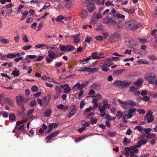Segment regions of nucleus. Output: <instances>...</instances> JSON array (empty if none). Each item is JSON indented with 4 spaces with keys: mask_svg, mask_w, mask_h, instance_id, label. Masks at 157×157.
<instances>
[{
    "mask_svg": "<svg viewBox=\"0 0 157 157\" xmlns=\"http://www.w3.org/2000/svg\"><path fill=\"white\" fill-rule=\"evenodd\" d=\"M131 83V81L117 80L113 82V85L116 86H121L122 88L127 87Z\"/></svg>",
    "mask_w": 157,
    "mask_h": 157,
    "instance_id": "f257e3e1",
    "label": "nucleus"
},
{
    "mask_svg": "<svg viewBox=\"0 0 157 157\" xmlns=\"http://www.w3.org/2000/svg\"><path fill=\"white\" fill-rule=\"evenodd\" d=\"M136 24V21L135 20H131L125 23V25L129 29L131 30L135 29V25Z\"/></svg>",
    "mask_w": 157,
    "mask_h": 157,
    "instance_id": "f03ea898",
    "label": "nucleus"
},
{
    "mask_svg": "<svg viewBox=\"0 0 157 157\" xmlns=\"http://www.w3.org/2000/svg\"><path fill=\"white\" fill-rule=\"evenodd\" d=\"M155 77V75L154 74L151 73H147L145 76L146 79L149 81L150 83L151 84H153L154 83L153 80Z\"/></svg>",
    "mask_w": 157,
    "mask_h": 157,
    "instance_id": "7ed1b4c3",
    "label": "nucleus"
},
{
    "mask_svg": "<svg viewBox=\"0 0 157 157\" xmlns=\"http://www.w3.org/2000/svg\"><path fill=\"white\" fill-rule=\"evenodd\" d=\"M105 62L103 61L99 64V66L100 67H101L104 66H110L113 64V63L111 62V61H112L111 58H106L105 59Z\"/></svg>",
    "mask_w": 157,
    "mask_h": 157,
    "instance_id": "20e7f679",
    "label": "nucleus"
},
{
    "mask_svg": "<svg viewBox=\"0 0 157 157\" xmlns=\"http://www.w3.org/2000/svg\"><path fill=\"white\" fill-rule=\"evenodd\" d=\"M153 113L150 111H148L146 114L145 116L144 117V119L145 121H147L148 123L152 122L154 118L152 116Z\"/></svg>",
    "mask_w": 157,
    "mask_h": 157,
    "instance_id": "39448f33",
    "label": "nucleus"
},
{
    "mask_svg": "<svg viewBox=\"0 0 157 157\" xmlns=\"http://www.w3.org/2000/svg\"><path fill=\"white\" fill-rule=\"evenodd\" d=\"M102 22L105 24H108L112 25H115L117 23L111 17L103 19L102 20Z\"/></svg>",
    "mask_w": 157,
    "mask_h": 157,
    "instance_id": "423d86ee",
    "label": "nucleus"
},
{
    "mask_svg": "<svg viewBox=\"0 0 157 157\" xmlns=\"http://www.w3.org/2000/svg\"><path fill=\"white\" fill-rule=\"evenodd\" d=\"M77 111V106L76 105H74L72 106V109L68 116V117L70 118L74 116Z\"/></svg>",
    "mask_w": 157,
    "mask_h": 157,
    "instance_id": "0eeeda50",
    "label": "nucleus"
},
{
    "mask_svg": "<svg viewBox=\"0 0 157 157\" xmlns=\"http://www.w3.org/2000/svg\"><path fill=\"white\" fill-rule=\"evenodd\" d=\"M148 140L147 139H141L137 143V144L136 146V147H141L142 145H144L146 144Z\"/></svg>",
    "mask_w": 157,
    "mask_h": 157,
    "instance_id": "6e6552de",
    "label": "nucleus"
},
{
    "mask_svg": "<svg viewBox=\"0 0 157 157\" xmlns=\"http://www.w3.org/2000/svg\"><path fill=\"white\" fill-rule=\"evenodd\" d=\"M60 87L64 90L63 92L65 93L69 92L71 90V88L69 87V85L67 84H66L60 86Z\"/></svg>",
    "mask_w": 157,
    "mask_h": 157,
    "instance_id": "1a4fd4ad",
    "label": "nucleus"
},
{
    "mask_svg": "<svg viewBox=\"0 0 157 157\" xmlns=\"http://www.w3.org/2000/svg\"><path fill=\"white\" fill-rule=\"evenodd\" d=\"M118 101L121 105V107L124 109H127L128 107V101H121L120 99H118Z\"/></svg>",
    "mask_w": 157,
    "mask_h": 157,
    "instance_id": "9d476101",
    "label": "nucleus"
},
{
    "mask_svg": "<svg viewBox=\"0 0 157 157\" xmlns=\"http://www.w3.org/2000/svg\"><path fill=\"white\" fill-rule=\"evenodd\" d=\"M82 71H86L88 72L92 73H94L97 71L98 69L95 68H82Z\"/></svg>",
    "mask_w": 157,
    "mask_h": 157,
    "instance_id": "9b49d317",
    "label": "nucleus"
},
{
    "mask_svg": "<svg viewBox=\"0 0 157 157\" xmlns=\"http://www.w3.org/2000/svg\"><path fill=\"white\" fill-rule=\"evenodd\" d=\"M85 84L82 83L80 84L79 82H77L72 87L73 89L81 90L85 86Z\"/></svg>",
    "mask_w": 157,
    "mask_h": 157,
    "instance_id": "f8f14e48",
    "label": "nucleus"
},
{
    "mask_svg": "<svg viewBox=\"0 0 157 157\" xmlns=\"http://www.w3.org/2000/svg\"><path fill=\"white\" fill-rule=\"evenodd\" d=\"M113 17L115 20L117 19V18L121 19H124L125 16L124 15L121 14L119 13H117L116 14L113 15Z\"/></svg>",
    "mask_w": 157,
    "mask_h": 157,
    "instance_id": "ddd939ff",
    "label": "nucleus"
},
{
    "mask_svg": "<svg viewBox=\"0 0 157 157\" xmlns=\"http://www.w3.org/2000/svg\"><path fill=\"white\" fill-rule=\"evenodd\" d=\"M25 99V98L23 96H17L16 97V100L18 104L19 105H21Z\"/></svg>",
    "mask_w": 157,
    "mask_h": 157,
    "instance_id": "4468645a",
    "label": "nucleus"
},
{
    "mask_svg": "<svg viewBox=\"0 0 157 157\" xmlns=\"http://www.w3.org/2000/svg\"><path fill=\"white\" fill-rule=\"evenodd\" d=\"M101 86L100 84L98 83H95L93 84L92 85L90 86V88L91 89H94L95 90L99 89Z\"/></svg>",
    "mask_w": 157,
    "mask_h": 157,
    "instance_id": "2eb2a0df",
    "label": "nucleus"
},
{
    "mask_svg": "<svg viewBox=\"0 0 157 157\" xmlns=\"http://www.w3.org/2000/svg\"><path fill=\"white\" fill-rule=\"evenodd\" d=\"M57 56L54 52L52 51L50 52V62H52L53 59H56Z\"/></svg>",
    "mask_w": 157,
    "mask_h": 157,
    "instance_id": "dca6fc26",
    "label": "nucleus"
},
{
    "mask_svg": "<svg viewBox=\"0 0 157 157\" xmlns=\"http://www.w3.org/2000/svg\"><path fill=\"white\" fill-rule=\"evenodd\" d=\"M94 0H86L84 2V5L86 7L88 6H90L92 5H94Z\"/></svg>",
    "mask_w": 157,
    "mask_h": 157,
    "instance_id": "f3484780",
    "label": "nucleus"
},
{
    "mask_svg": "<svg viewBox=\"0 0 157 157\" xmlns=\"http://www.w3.org/2000/svg\"><path fill=\"white\" fill-rule=\"evenodd\" d=\"M112 37L114 41H117L120 39V35L117 33H114L112 35Z\"/></svg>",
    "mask_w": 157,
    "mask_h": 157,
    "instance_id": "a211bd4d",
    "label": "nucleus"
},
{
    "mask_svg": "<svg viewBox=\"0 0 157 157\" xmlns=\"http://www.w3.org/2000/svg\"><path fill=\"white\" fill-rule=\"evenodd\" d=\"M144 136H145L148 139H152L153 138L156 137V135L155 133H150L147 135L144 134L142 136V137H144Z\"/></svg>",
    "mask_w": 157,
    "mask_h": 157,
    "instance_id": "6ab92c4d",
    "label": "nucleus"
},
{
    "mask_svg": "<svg viewBox=\"0 0 157 157\" xmlns=\"http://www.w3.org/2000/svg\"><path fill=\"white\" fill-rule=\"evenodd\" d=\"M88 15L87 11L85 10H82L81 13L80 14V16L82 19H84Z\"/></svg>",
    "mask_w": 157,
    "mask_h": 157,
    "instance_id": "aec40b11",
    "label": "nucleus"
},
{
    "mask_svg": "<svg viewBox=\"0 0 157 157\" xmlns=\"http://www.w3.org/2000/svg\"><path fill=\"white\" fill-rule=\"evenodd\" d=\"M0 41L3 44H8L10 42L8 39H5L2 36H0Z\"/></svg>",
    "mask_w": 157,
    "mask_h": 157,
    "instance_id": "412c9836",
    "label": "nucleus"
},
{
    "mask_svg": "<svg viewBox=\"0 0 157 157\" xmlns=\"http://www.w3.org/2000/svg\"><path fill=\"white\" fill-rule=\"evenodd\" d=\"M57 108L59 109L65 111L68 109V106L67 105H66L64 106L63 104H60L58 105Z\"/></svg>",
    "mask_w": 157,
    "mask_h": 157,
    "instance_id": "4be33fe9",
    "label": "nucleus"
},
{
    "mask_svg": "<svg viewBox=\"0 0 157 157\" xmlns=\"http://www.w3.org/2000/svg\"><path fill=\"white\" fill-rule=\"evenodd\" d=\"M103 105L105 106L107 108H110V105L108 103V100L107 99H105L103 101Z\"/></svg>",
    "mask_w": 157,
    "mask_h": 157,
    "instance_id": "5701e85b",
    "label": "nucleus"
},
{
    "mask_svg": "<svg viewBox=\"0 0 157 157\" xmlns=\"http://www.w3.org/2000/svg\"><path fill=\"white\" fill-rule=\"evenodd\" d=\"M107 108L103 105L98 107V110L101 113L105 112Z\"/></svg>",
    "mask_w": 157,
    "mask_h": 157,
    "instance_id": "b1692460",
    "label": "nucleus"
},
{
    "mask_svg": "<svg viewBox=\"0 0 157 157\" xmlns=\"http://www.w3.org/2000/svg\"><path fill=\"white\" fill-rule=\"evenodd\" d=\"M56 90L57 92L56 96L57 97L56 98V97H55V98H57L60 94H61V89L60 87L58 86H56Z\"/></svg>",
    "mask_w": 157,
    "mask_h": 157,
    "instance_id": "393cba45",
    "label": "nucleus"
},
{
    "mask_svg": "<svg viewBox=\"0 0 157 157\" xmlns=\"http://www.w3.org/2000/svg\"><path fill=\"white\" fill-rule=\"evenodd\" d=\"M143 82L142 79H139L136 81L134 82V84L137 87H139L140 86Z\"/></svg>",
    "mask_w": 157,
    "mask_h": 157,
    "instance_id": "a878e982",
    "label": "nucleus"
},
{
    "mask_svg": "<svg viewBox=\"0 0 157 157\" xmlns=\"http://www.w3.org/2000/svg\"><path fill=\"white\" fill-rule=\"evenodd\" d=\"M59 132L60 131L58 130L50 134V140L52 138L56 137L59 133Z\"/></svg>",
    "mask_w": 157,
    "mask_h": 157,
    "instance_id": "bb28decb",
    "label": "nucleus"
},
{
    "mask_svg": "<svg viewBox=\"0 0 157 157\" xmlns=\"http://www.w3.org/2000/svg\"><path fill=\"white\" fill-rule=\"evenodd\" d=\"M87 10L89 12L91 13L93 12L95 9V6L94 5H92L90 6L87 7Z\"/></svg>",
    "mask_w": 157,
    "mask_h": 157,
    "instance_id": "cd10ccee",
    "label": "nucleus"
},
{
    "mask_svg": "<svg viewBox=\"0 0 157 157\" xmlns=\"http://www.w3.org/2000/svg\"><path fill=\"white\" fill-rule=\"evenodd\" d=\"M72 4L71 2H66L65 5V7L69 10H71L72 8Z\"/></svg>",
    "mask_w": 157,
    "mask_h": 157,
    "instance_id": "c85d7f7f",
    "label": "nucleus"
},
{
    "mask_svg": "<svg viewBox=\"0 0 157 157\" xmlns=\"http://www.w3.org/2000/svg\"><path fill=\"white\" fill-rule=\"evenodd\" d=\"M67 51H72L74 49H75V47L71 45H70L67 46Z\"/></svg>",
    "mask_w": 157,
    "mask_h": 157,
    "instance_id": "c756f323",
    "label": "nucleus"
},
{
    "mask_svg": "<svg viewBox=\"0 0 157 157\" xmlns=\"http://www.w3.org/2000/svg\"><path fill=\"white\" fill-rule=\"evenodd\" d=\"M11 74L15 76H18L19 75V71L17 69H15L12 71Z\"/></svg>",
    "mask_w": 157,
    "mask_h": 157,
    "instance_id": "7c9ffc66",
    "label": "nucleus"
},
{
    "mask_svg": "<svg viewBox=\"0 0 157 157\" xmlns=\"http://www.w3.org/2000/svg\"><path fill=\"white\" fill-rule=\"evenodd\" d=\"M58 125V124L57 123L50 124V131L51 130L56 127Z\"/></svg>",
    "mask_w": 157,
    "mask_h": 157,
    "instance_id": "2f4dec72",
    "label": "nucleus"
},
{
    "mask_svg": "<svg viewBox=\"0 0 157 157\" xmlns=\"http://www.w3.org/2000/svg\"><path fill=\"white\" fill-rule=\"evenodd\" d=\"M130 142L131 140H130L126 138L125 137L123 140V144L124 146H126Z\"/></svg>",
    "mask_w": 157,
    "mask_h": 157,
    "instance_id": "473e14b6",
    "label": "nucleus"
},
{
    "mask_svg": "<svg viewBox=\"0 0 157 157\" xmlns=\"http://www.w3.org/2000/svg\"><path fill=\"white\" fill-rule=\"evenodd\" d=\"M92 58L93 59H98L100 58V57L98 56V53L97 52H94L92 54Z\"/></svg>",
    "mask_w": 157,
    "mask_h": 157,
    "instance_id": "72a5a7b5",
    "label": "nucleus"
},
{
    "mask_svg": "<svg viewBox=\"0 0 157 157\" xmlns=\"http://www.w3.org/2000/svg\"><path fill=\"white\" fill-rule=\"evenodd\" d=\"M29 14V12L27 10L25 11L23 13H22V15L21 19V21L24 19L26 17V16Z\"/></svg>",
    "mask_w": 157,
    "mask_h": 157,
    "instance_id": "f704fd0d",
    "label": "nucleus"
},
{
    "mask_svg": "<svg viewBox=\"0 0 157 157\" xmlns=\"http://www.w3.org/2000/svg\"><path fill=\"white\" fill-rule=\"evenodd\" d=\"M127 101L129 107H130L131 106H134L136 105V102L130 100H128Z\"/></svg>",
    "mask_w": 157,
    "mask_h": 157,
    "instance_id": "c9c22d12",
    "label": "nucleus"
},
{
    "mask_svg": "<svg viewBox=\"0 0 157 157\" xmlns=\"http://www.w3.org/2000/svg\"><path fill=\"white\" fill-rule=\"evenodd\" d=\"M96 30L98 31H101L103 30V26L102 25L100 24H98L97 26V27L96 29Z\"/></svg>",
    "mask_w": 157,
    "mask_h": 157,
    "instance_id": "e433bc0d",
    "label": "nucleus"
},
{
    "mask_svg": "<svg viewBox=\"0 0 157 157\" xmlns=\"http://www.w3.org/2000/svg\"><path fill=\"white\" fill-rule=\"evenodd\" d=\"M138 40L140 43L142 44H144L147 41V40L145 38H142L141 37H139L138 38Z\"/></svg>",
    "mask_w": 157,
    "mask_h": 157,
    "instance_id": "4c0bfd02",
    "label": "nucleus"
},
{
    "mask_svg": "<svg viewBox=\"0 0 157 157\" xmlns=\"http://www.w3.org/2000/svg\"><path fill=\"white\" fill-rule=\"evenodd\" d=\"M74 42L75 43H77L79 42L80 40V38L78 35L75 36L74 37Z\"/></svg>",
    "mask_w": 157,
    "mask_h": 157,
    "instance_id": "58836bf2",
    "label": "nucleus"
},
{
    "mask_svg": "<svg viewBox=\"0 0 157 157\" xmlns=\"http://www.w3.org/2000/svg\"><path fill=\"white\" fill-rule=\"evenodd\" d=\"M138 63H143L144 64H147L148 63V62L147 60L140 59L137 61Z\"/></svg>",
    "mask_w": 157,
    "mask_h": 157,
    "instance_id": "ea45409f",
    "label": "nucleus"
},
{
    "mask_svg": "<svg viewBox=\"0 0 157 157\" xmlns=\"http://www.w3.org/2000/svg\"><path fill=\"white\" fill-rule=\"evenodd\" d=\"M22 36L23 41L24 42H28L29 41V40L27 38V36L25 34H22Z\"/></svg>",
    "mask_w": 157,
    "mask_h": 157,
    "instance_id": "a19ab883",
    "label": "nucleus"
},
{
    "mask_svg": "<svg viewBox=\"0 0 157 157\" xmlns=\"http://www.w3.org/2000/svg\"><path fill=\"white\" fill-rule=\"evenodd\" d=\"M9 118L10 120L13 121H15V117L13 114H10L9 116Z\"/></svg>",
    "mask_w": 157,
    "mask_h": 157,
    "instance_id": "79ce46f5",
    "label": "nucleus"
},
{
    "mask_svg": "<svg viewBox=\"0 0 157 157\" xmlns=\"http://www.w3.org/2000/svg\"><path fill=\"white\" fill-rule=\"evenodd\" d=\"M64 19V17L62 15H60L57 17L56 20L57 22H60Z\"/></svg>",
    "mask_w": 157,
    "mask_h": 157,
    "instance_id": "37998d69",
    "label": "nucleus"
},
{
    "mask_svg": "<svg viewBox=\"0 0 157 157\" xmlns=\"http://www.w3.org/2000/svg\"><path fill=\"white\" fill-rule=\"evenodd\" d=\"M106 118L109 120H114L116 119L115 117H111L109 114L106 115Z\"/></svg>",
    "mask_w": 157,
    "mask_h": 157,
    "instance_id": "c03bdc74",
    "label": "nucleus"
},
{
    "mask_svg": "<svg viewBox=\"0 0 157 157\" xmlns=\"http://www.w3.org/2000/svg\"><path fill=\"white\" fill-rule=\"evenodd\" d=\"M122 115L123 113L121 112L118 111L116 114V116L118 119H120L122 117Z\"/></svg>",
    "mask_w": 157,
    "mask_h": 157,
    "instance_id": "a18cd8bd",
    "label": "nucleus"
},
{
    "mask_svg": "<svg viewBox=\"0 0 157 157\" xmlns=\"http://www.w3.org/2000/svg\"><path fill=\"white\" fill-rule=\"evenodd\" d=\"M27 121V120L26 119H25L22 120H21L19 121H17L16 122V125L18 126L22 124L23 123L26 122Z\"/></svg>",
    "mask_w": 157,
    "mask_h": 157,
    "instance_id": "49530a36",
    "label": "nucleus"
},
{
    "mask_svg": "<svg viewBox=\"0 0 157 157\" xmlns=\"http://www.w3.org/2000/svg\"><path fill=\"white\" fill-rule=\"evenodd\" d=\"M36 104V100H33L30 103L29 105L31 107L35 106Z\"/></svg>",
    "mask_w": 157,
    "mask_h": 157,
    "instance_id": "de8ad7c7",
    "label": "nucleus"
},
{
    "mask_svg": "<svg viewBox=\"0 0 157 157\" xmlns=\"http://www.w3.org/2000/svg\"><path fill=\"white\" fill-rule=\"evenodd\" d=\"M1 114L4 118H7L8 116L7 112L5 111L2 112Z\"/></svg>",
    "mask_w": 157,
    "mask_h": 157,
    "instance_id": "09e8293b",
    "label": "nucleus"
},
{
    "mask_svg": "<svg viewBox=\"0 0 157 157\" xmlns=\"http://www.w3.org/2000/svg\"><path fill=\"white\" fill-rule=\"evenodd\" d=\"M45 46V45L43 44H38L35 45V47L37 48H40Z\"/></svg>",
    "mask_w": 157,
    "mask_h": 157,
    "instance_id": "8fccbe9b",
    "label": "nucleus"
},
{
    "mask_svg": "<svg viewBox=\"0 0 157 157\" xmlns=\"http://www.w3.org/2000/svg\"><path fill=\"white\" fill-rule=\"evenodd\" d=\"M137 112L140 114H144L145 113V110L143 109H140L137 110Z\"/></svg>",
    "mask_w": 157,
    "mask_h": 157,
    "instance_id": "3c124183",
    "label": "nucleus"
},
{
    "mask_svg": "<svg viewBox=\"0 0 157 157\" xmlns=\"http://www.w3.org/2000/svg\"><path fill=\"white\" fill-rule=\"evenodd\" d=\"M49 3H46L45 5L43 6V7L40 10V12H42L43 11V10H44L47 8L48 6H49Z\"/></svg>",
    "mask_w": 157,
    "mask_h": 157,
    "instance_id": "603ef678",
    "label": "nucleus"
},
{
    "mask_svg": "<svg viewBox=\"0 0 157 157\" xmlns=\"http://www.w3.org/2000/svg\"><path fill=\"white\" fill-rule=\"evenodd\" d=\"M24 6L22 5H19V7L17 8V13H18L19 12L21 11V9H22L24 8Z\"/></svg>",
    "mask_w": 157,
    "mask_h": 157,
    "instance_id": "864d4df0",
    "label": "nucleus"
},
{
    "mask_svg": "<svg viewBox=\"0 0 157 157\" xmlns=\"http://www.w3.org/2000/svg\"><path fill=\"white\" fill-rule=\"evenodd\" d=\"M27 56L22 61V63H29L30 62L31 60H29L28 58H27Z\"/></svg>",
    "mask_w": 157,
    "mask_h": 157,
    "instance_id": "5fc2aeb1",
    "label": "nucleus"
},
{
    "mask_svg": "<svg viewBox=\"0 0 157 157\" xmlns=\"http://www.w3.org/2000/svg\"><path fill=\"white\" fill-rule=\"evenodd\" d=\"M38 90V87L36 86H33L31 88V90L34 92H35L37 91Z\"/></svg>",
    "mask_w": 157,
    "mask_h": 157,
    "instance_id": "6e6d98bb",
    "label": "nucleus"
},
{
    "mask_svg": "<svg viewBox=\"0 0 157 157\" xmlns=\"http://www.w3.org/2000/svg\"><path fill=\"white\" fill-rule=\"evenodd\" d=\"M150 59L153 61H155L157 59V58L155 55H151L149 57Z\"/></svg>",
    "mask_w": 157,
    "mask_h": 157,
    "instance_id": "4d7b16f0",
    "label": "nucleus"
},
{
    "mask_svg": "<svg viewBox=\"0 0 157 157\" xmlns=\"http://www.w3.org/2000/svg\"><path fill=\"white\" fill-rule=\"evenodd\" d=\"M86 104V102L84 101H81L80 105V107L81 109H82Z\"/></svg>",
    "mask_w": 157,
    "mask_h": 157,
    "instance_id": "13d9d810",
    "label": "nucleus"
},
{
    "mask_svg": "<svg viewBox=\"0 0 157 157\" xmlns=\"http://www.w3.org/2000/svg\"><path fill=\"white\" fill-rule=\"evenodd\" d=\"M157 139V138L156 137L153 138L152 139V140H151V144L152 145L156 143V141Z\"/></svg>",
    "mask_w": 157,
    "mask_h": 157,
    "instance_id": "bf43d9fd",
    "label": "nucleus"
},
{
    "mask_svg": "<svg viewBox=\"0 0 157 157\" xmlns=\"http://www.w3.org/2000/svg\"><path fill=\"white\" fill-rule=\"evenodd\" d=\"M67 46H66L64 45H62L61 46L60 49L61 51H67Z\"/></svg>",
    "mask_w": 157,
    "mask_h": 157,
    "instance_id": "052dcab7",
    "label": "nucleus"
},
{
    "mask_svg": "<svg viewBox=\"0 0 157 157\" xmlns=\"http://www.w3.org/2000/svg\"><path fill=\"white\" fill-rule=\"evenodd\" d=\"M144 131L145 133L147 134H149L151 132V129L150 128H144Z\"/></svg>",
    "mask_w": 157,
    "mask_h": 157,
    "instance_id": "680f3d73",
    "label": "nucleus"
},
{
    "mask_svg": "<svg viewBox=\"0 0 157 157\" xmlns=\"http://www.w3.org/2000/svg\"><path fill=\"white\" fill-rule=\"evenodd\" d=\"M133 42H134V40L133 39L129 38L128 39V43L130 46L132 45Z\"/></svg>",
    "mask_w": 157,
    "mask_h": 157,
    "instance_id": "e2e57ef3",
    "label": "nucleus"
},
{
    "mask_svg": "<svg viewBox=\"0 0 157 157\" xmlns=\"http://www.w3.org/2000/svg\"><path fill=\"white\" fill-rule=\"evenodd\" d=\"M7 57L9 58H15V56L14 55V54L12 53H9L7 55Z\"/></svg>",
    "mask_w": 157,
    "mask_h": 157,
    "instance_id": "0e129e2a",
    "label": "nucleus"
},
{
    "mask_svg": "<svg viewBox=\"0 0 157 157\" xmlns=\"http://www.w3.org/2000/svg\"><path fill=\"white\" fill-rule=\"evenodd\" d=\"M136 88L133 86H132L130 88V91L132 92H135L136 90H137Z\"/></svg>",
    "mask_w": 157,
    "mask_h": 157,
    "instance_id": "69168bd1",
    "label": "nucleus"
},
{
    "mask_svg": "<svg viewBox=\"0 0 157 157\" xmlns=\"http://www.w3.org/2000/svg\"><path fill=\"white\" fill-rule=\"evenodd\" d=\"M94 97L98 98V99H100L102 98L101 95L99 93L95 95L94 96Z\"/></svg>",
    "mask_w": 157,
    "mask_h": 157,
    "instance_id": "338daca9",
    "label": "nucleus"
},
{
    "mask_svg": "<svg viewBox=\"0 0 157 157\" xmlns=\"http://www.w3.org/2000/svg\"><path fill=\"white\" fill-rule=\"evenodd\" d=\"M91 40V38L89 36H87L85 40V41L87 43H89Z\"/></svg>",
    "mask_w": 157,
    "mask_h": 157,
    "instance_id": "774afa93",
    "label": "nucleus"
}]
</instances>
